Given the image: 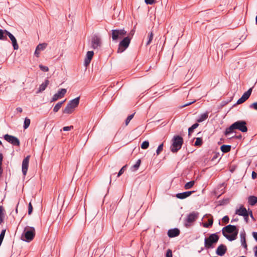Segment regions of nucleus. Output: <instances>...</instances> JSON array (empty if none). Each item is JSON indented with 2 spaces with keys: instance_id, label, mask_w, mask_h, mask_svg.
I'll return each instance as SVG.
<instances>
[{
  "instance_id": "obj_1",
  "label": "nucleus",
  "mask_w": 257,
  "mask_h": 257,
  "mask_svg": "<svg viewBox=\"0 0 257 257\" xmlns=\"http://www.w3.org/2000/svg\"><path fill=\"white\" fill-rule=\"evenodd\" d=\"M246 124V122L245 120L236 121L226 128L224 134L227 136L234 133L235 130H238L242 133H246L248 130Z\"/></svg>"
},
{
  "instance_id": "obj_2",
  "label": "nucleus",
  "mask_w": 257,
  "mask_h": 257,
  "mask_svg": "<svg viewBox=\"0 0 257 257\" xmlns=\"http://www.w3.org/2000/svg\"><path fill=\"white\" fill-rule=\"evenodd\" d=\"M222 234L229 241H233L236 239L238 233V228L237 226L229 224L224 227L222 229Z\"/></svg>"
},
{
  "instance_id": "obj_3",
  "label": "nucleus",
  "mask_w": 257,
  "mask_h": 257,
  "mask_svg": "<svg viewBox=\"0 0 257 257\" xmlns=\"http://www.w3.org/2000/svg\"><path fill=\"white\" fill-rule=\"evenodd\" d=\"M35 234V229L34 227L27 226L24 228L21 238L23 241L29 242L34 239Z\"/></svg>"
},
{
  "instance_id": "obj_4",
  "label": "nucleus",
  "mask_w": 257,
  "mask_h": 257,
  "mask_svg": "<svg viewBox=\"0 0 257 257\" xmlns=\"http://www.w3.org/2000/svg\"><path fill=\"white\" fill-rule=\"evenodd\" d=\"M183 139L182 137L176 135L174 136L172 139V144L170 147L171 151L175 153L180 150L183 144Z\"/></svg>"
},
{
  "instance_id": "obj_5",
  "label": "nucleus",
  "mask_w": 257,
  "mask_h": 257,
  "mask_svg": "<svg viewBox=\"0 0 257 257\" xmlns=\"http://www.w3.org/2000/svg\"><path fill=\"white\" fill-rule=\"evenodd\" d=\"M219 236L217 233H212L209 235L208 237L204 239V246L206 249L213 248L218 241Z\"/></svg>"
},
{
  "instance_id": "obj_6",
  "label": "nucleus",
  "mask_w": 257,
  "mask_h": 257,
  "mask_svg": "<svg viewBox=\"0 0 257 257\" xmlns=\"http://www.w3.org/2000/svg\"><path fill=\"white\" fill-rule=\"evenodd\" d=\"M127 32L124 29H115L111 30V38L112 41L117 42L119 39L126 35Z\"/></svg>"
},
{
  "instance_id": "obj_7",
  "label": "nucleus",
  "mask_w": 257,
  "mask_h": 257,
  "mask_svg": "<svg viewBox=\"0 0 257 257\" xmlns=\"http://www.w3.org/2000/svg\"><path fill=\"white\" fill-rule=\"evenodd\" d=\"M198 214L199 213L198 212H192L189 213L184 220V226L187 228L191 226L194 222L198 218Z\"/></svg>"
},
{
  "instance_id": "obj_8",
  "label": "nucleus",
  "mask_w": 257,
  "mask_h": 257,
  "mask_svg": "<svg viewBox=\"0 0 257 257\" xmlns=\"http://www.w3.org/2000/svg\"><path fill=\"white\" fill-rule=\"evenodd\" d=\"M131 40L130 37H124L119 42L118 48L117 49V53H121L123 52L129 46Z\"/></svg>"
},
{
  "instance_id": "obj_9",
  "label": "nucleus",
  "mask_w": 257,
  "mask_h": 257,
  "mask_svg": "<svg viewBox=\"0 0 257 257\" xmlns=\"http://www.w3.org/2000/svg\"><path fill=\"white\" fill-rule=\"evenodd\" d=\"M4 139L11 143L14 146H19L20 145V142L19 140L16 137L10 135L9 134H6L4 136Z\"/></svg>"
},
{
  "instance_id": "obj_10",
  "label": "nucleus",
  "mask_w": 257,
  "mask_h": 257,
  "mask_svg": "<svg viewBox=\"0 0 257 257\" xmlns=\"http://www.w3.org/2000/svg\"><path fill=\"white\" fill-rule=\"evenodd\" d=\"M101 45V42L100 38L94 35L92 38L91 40V48L95 49L100 47Z\"/></svg>"
},
{
  "instance_id": "obj_11",
  "label": "nucleus",
  "mask_w": 257,
  "mask_h": 257,
  "mask_svg": "<svg viewBox=\"0 0 257 257\" xmlns=\"http://www.w3.org/2000/svg\"><path fill=\"white\" fill-rule=\"evenodd\" d=\"M66 92L67 90L65 88H61L59 89L58 92L53 96L51 102L55 101L58 99L62 98L64 97Z\"/></svg>"
},
{
  "instance_id": "obj_12",
  "label": "nucleus",
  "mask_w": 257,
  "mask_h": 257,
  "mask_svg": "<svg viewBox=\"0 0 257 257\" xmlns=\"http://www.w3.org/2000/svg\"><path fill=\"white\" fill-rule=\"evenodd\" d=\"M30 158V156H27L24 159L22 162V172L25 176L27 174L28 171Z\"/></svg>"
},
{
  "instance_id": "obj_13",
  "label": "nucleus",
  "mask_w": 257,
  "mask_h": 257,
  "mask_svg": "<svg viewBox=\"0 0 257 257\" xmlns=\"http://www.w3.org/2000/svg\"><path fill=\"white\" fill-rule=\"evenodd\" d=\"M227 251V247L224 244H221L219 245L216 250V253L219 256H223Z\"/></svg>"
},
{
  "instance_id": "obj_14",
  "label": "nucleus",
  "mask_w": 257,
  "mask_h": 257,
  "mask_svg": "<svg viewBox=\"0 0 257 257\" xmlns=\"http://www.w3.org/2000/svg\"><path fill=\"white\" fill-rule=\"evenodd\" d=\"M94 55V52L92 51H89L87 52L85 60H84V65L85 66H88L92 59Z\"/></svg>"
},
{
  "instance_id": "obj_15",
  "label": "nucleus",
  "mask_w": 257,
  "mask_h": 257,
  "mask_svg": "<svg viewBox=\"0 0 257 257\" xmlns=\"http://www.w3.org/2000/svg\"><path fill=\"white\" fill-rule=\"evenodd\" d=\"M180 233V230L177 228H174L168 230L167 234L170 238L178 236Z\"/></svg>"
},
{
  "instance_id": "obj_16",
  "label": "nucleus",
  "mask_w": 257,
  "mask_h": 257,
  "mask_svg": "<svg viewBox=\"0 0 257 257\" xmlns=\"http://www.w3.org/2000/svg\"><path fill=\"white\" fill-rule=\"evenodd\" d=\"M194 192V191H189L182 193H179L176 194V197L180 199H184L190 196Z\"/></svg>"
},
{
  "instance_id": "obj_17",
  "label": "nucleus",
  "mask_w": 257,
  "mask_h": 257,
  "mask_svg": "<svg viewBox=\"0 0 257 257\" xmlns=\"http://www.w3.org/2000/svg\"><path fill=\"white\" fill-rule=\"evenodd\" d=\"M248 213L246 209L243 206H241L238 209H237L235 211V214L239 216H244Z\"/></svg>"
},
{
  "instance_id": "obj_18",
  "label": "nucleus",
  "mask_w": 257,
  "mask_h": 257,
  "mask_svg": "<svg viewBox=\"0 0 257 257\" xmlns=\"http://www.w3.org/2000/svg\"><path fill=\"white\" fill-rule=\"evenodd\" d=\"M49 84V81L48 79H45V81L40 85L38 90L37 93H40L46 89L47 87Z\"/></svg>"
},
{
  "instance_id": "obj_19",
  "label": "nucleus",
  "mask_w": 257,
  "mask_h": 257,
  "mask_svg": "<svg viewBox=\"0 0 257 257\" xmlns=\"http://www.w3.org/2000/svg\"><path fill=\"white\" fill-rule=\"evenodd\" d=\"M245 235H246V234H245V232H244V231L240 232V241L241 242V245L244 248H247V244L246 242Z\"/></svg>"
},
{
  "instance_id": "obj_20",
  "label": "nucleus",
  "mask_w": 257,
  "mask_h": 257,
  "mask_svg": "<svg viewBox=\"0 0 257 257\" xmlns=\"http://www.w3.org/2000/svg\"><path fill=\"white\" fill-rule=\"evenodd\" d=\"M79 100H80V97H77L71 100H70L68 103L69 105H71L74 108H76L77 107L79 103Z\"/></svg>"
},
{
  "instance_id": "obj_21",
  "label": "nucleus",
  "mask_w": 257,
  "mask_h": 257,
  "mask_svg": "<svg viewBox=\"0 0 257 257\" xmlns=\"http://www.w3.org/2000/svg\"><path fill=\"white\" fill-rule=\"evenodd\" d=\"M208 117V112H206L204 113L201 114L199 117L197 119V122H202L205 120Z\"/></svg>"
},
{
  "instance_id": "obj_22",
  "label": "nucleus",
  "mask_w": 257,
  "mask_h": 257,
  "mask_svg": "<svg viewBox=\"0 0 257 257\" xmlns=\"http://www.w3.org/2000/svg\"><path fill=\"white\" fill-rule=\"evenodd\" d=\"M74 108V107H73L71 105H69V103H68L66 106L65 107V109L63 110V112L64 113L66 114H70L72 113Z\"/></svg>"
},
{
  "instance_id": "obj_23",
  "label": "nucleus",
  "mask_w": 257,
  "mask_h": 257,
  "mask_svg": "<svg viewBox=\"0 0 257 257\" xmlns=\"http://www.w3.org/2000/svg\"><path fill=\"white\" fill-rule=\"evenodd\" d=\"M74 108V107H73L71 105H69V103H68L66 106L65 107V109L63 110V112L64 113L66 114H70L72 113Z\"/></svg>"
},
{
  "instance_id": "obj_24",
  "label": "nucleus",
  "mask_w": 257,
  "mask_h": 257,
  "mask_svg": "<svg viewBox=\"0 0 257 257\" xmlns=\"http://www.w3.org/2000/svg\"><path fill=\"white\" fill-rule=\"evenodd\" d=\"M248 203L251 206L254 205L257 203V197L250 196L248 198Z\"/></svg>"
},
{
  "instance_id": "obj_25",
  "label": "nucleus",
  "mask_w": 257,
  "mask_h": 257,
  "mask_svg": "<svg viewBox=\"0 0 257 257\" xmlns=\"http://www.w3.org/2000/svg\"><path fill=\"white\" fill-rule=\"evenodd\" d=\"M231 146L230 145H223L220 147L221 151L223 153H227L230 151Z\"/></svg>"
},
{
  "instance_id": "obj_26",
  "label": "nucleus",
  "mask_w": 257,
  "mask_h": 257,
  "mask_svg": "<svg viewBox=\"0 0 257 257\" xmlns=\"http://www.w3.org/2000/svg\"><path fill=\"white\" fill-rule=\"evenodd\" d=\"M5 213L6 211L3 206H0V224L4 222Z\"/></svg>"
},
{
  "instance_id": "obj_27",
  "label": "nucleus",
  "mask_w": 257,
  "mask_h": 257,
  "mask_svg": "<svg viewBox=\"0 0 257 257\" xmlns=\"http://www.w3.org/2000/svg\"><path fill=\"white\" fill-rule=\"evenodd\" d=\"M7 32H8V31L6 30L0 29V40H7Z\"/></svg>"
},
{
  "instance_id": "obj_28",
  "label": "nucleus",
  "mask_w": 257,
  "mask_h": 257,
  "mask_svg": "<svg viewBox=\"0 0 257 257\" xmlns=\"http://www.w3.org/2000/svg\"><path fill=\"white\" fill-rule=\"evenodd\" d=\"M213 223V218L212 217L208 219V222H203L202 225L204 227L209 228L212 226Z\"/></svg>"
},
{
  "instance_id": "obj_29",
  "label": "nucleus",
  "mask_w": 257,
  "mask_h": 257,
  "mask_svg": "<svg viewBox=\"0 0 257 257\" xmlns=\"http://www.w3.org/2000/svg\"><path fill=\"white\" fill-rule=\"evenodd\" d=\"M230 199L228 198H224L222 200H219L217 203L218 206H222L224 205H226L229 203Z\"/></svg>"
},
{
  "instance_id": "obj_30",
  "label": "nucleus",
  "mask_w": 257,
  "mask_h": 257,
  "mask_svg": "<svg viewBox=\"0 0 257 257\" xmlns=\"http://www.w3.org/2000/svg\"><path fill=\"white\" fill-rule=\"evenodd\" d=\"M65 101V100H63V101H60V102H58L56 105L53 108V111L54 112H57L59 111V110L60 109V108L61 107L62 104L64 103V102Z\"/></svg>"
},
{
  "instance_id": "obj_31",
  "label": "nucleus",
  "mask_w": 257,
  "mask_h": 257,
  "mask_svg": "<svg viewBox=\"0 0 257 257\" xmlns=\"http://www.w3.org/2000/svg\"><path fill=\"white\" fill-rule=\"evenodd\" d=\"M141 163V159H139L137 161L136 163L132 166L131 170L133 172L137 171L140 167Z\"/></svg>"
},
{
  "instance_id": "obj_32",
  "label": "nucleus",
  "mask_w": 257,
  "mask_h": 257,
  "mask_svg": "<svg viewBox=\"0 0 257 257\" xmlns=\"http://www.w3.org/2000/svg\"><path fill=\"white\" fill-rule=\"evenodd\" d=\"M252 92V88H249L247 91L244 92L242 96L244 98L245 100H246L250 96Z\"/></svg>"
},
{
  "instance_id": "obj_33",
  "label": "nucleus",
  "mask_w": 257,
  "mask_h": 257,
  "mask_svg": "<svg viewBox=\"0 0 257 257\" xmlns=\"http://www.w3.org/2000/svg\"><path fill=\"white\" fill-rule=\"evenodd\" d=\"M199 126V124L196 122L194 123L191 127L188 128V135L190 136L191 134L194 132V130Z\"/></svg>"
},
{
  "instance_id": "obj_34",
  "label": "nucleus",
  "mask_w": 257,
  "mask_h": 257,
  "mask_svg": "<svg viewBox=\"0 0 257 257\" xmlns=\"http://www.w3.org/2000/svg\"><path fill=\"white\" fill-rule=\"evenodd\" d=\"M195 181H191L187 183H186L184 185V188L186 190L189 189L191 188L194 185Z\"/></svg>"
},
{
  "instance_id": "obj_35",
  "label": "nucleus",
  "mask_w": 257,
  "mask_h": 257,
  "mask_svg": "<svg viewBox=\"0 0 257 257\" xmlns=\"http://www.w3.org/2000/svg\"><path fill=\"white\" fill-rule=\"evenodd\" d=\"M47 44L46 43H42V44H39L37 46V49L39 51H43L45 49H46V48L47 47Z\"/></svg>"
},
{
  "instance_id": "obj_36",
  "label": "nucleus",
  "mask_w": 257,
  "mask_h": 257,
  "mask_svg": "<svg viewBox=\"0 0 257 257\" xmlns=\"http://www.w3.org/2000/svg\"><path fill=\"white\" fill-rule=\"evenodd\" d=\"M203 144V140L200 137L196 138V141L194 144L195 146L197 147H200Z\"/></svg>"
},
{
  "instance_id": "obj_37",
  "label": "nucleus",
  "mask_w": 257,
  "mask_h": 257,
  "mask_svg": "<svg viewBox=\"0 0 257 257\" xmlns=\"http://www.w3.org/2000/svg\"><path fill=\"white\" fill-rule=\"evenodd\" d=\"M153 37H154V34L152 32H151L150 33H149L148 36V40L147 42L146 43V46H148L151 43L152 40L153 39Z\"/></svg>"
},
{
  "instance_id": "obj_38",
  "label": "nucleus",
  "mask_w": 257,
  "mask_h": 257,
  "mask_svg": "<svg viewBox=\"0 0 257 257\" xmlns=\"http://www.w3.org/2000/svg\"><path fill=\"white\" fill-rule=\"evenodd\" d=\"M31 123L30 119L26 117L24 120L23 127L24 129H27Z\"/></svg>"
},
{
  "instance_id": "obj_39",
  "label": "nucleus",
  "mask_w": 257,
  "mask_h": 257,
  "mask_svg": "<svg viewBox=\"0 0 257 257\" xmlns=\"http://www.w3.org/2000/svg\"><path fill=\"white\" fill-rule=\"evenodd\" d=\"M149 147V142L148 141H144L141 145V148L144 150L148 149Z\"/></svg>"
},
{
  "instance_id": "obj_40",
  "label": "nucleus",
  "mask_w": 257,
  "mask_h": 257,
  "mask_svg": "<svg viewBox=\"0 0 257 257\" xmlns=\"http://www.w3.org/2000/svg\"><path fill=\"white\" fill-rule=\"evenodd\" d=\"M11 41H12V43L14 49L18 50L19 48V46L17 43V41L16 38L15 39H13V40H12Z\"/></svg>"
},
{
  "instance_id": "obj_41",
  "label": "nucleus",
  "mask_w": 257,
  "mask_h": 257,
  "mask_svg": "<svg viewBox=\"0 0 257 257\" xmlns=\"http://www.w3.org/2000/svg\"><path fill=\"white\" fill-rule=\"evenodd\" d=\"M127 168V165H125L124 166H123L120 169V170L119 171L118 174H117V177H119V176H120L125 171V170H126Z\"/></svg>"
},
{
  "instance_id": "obj_42",
  "label": "nucleus",
  "mask_w": 257,
  "mask_h": 257,
  "mask_svg": "<svg viewBox=\"0 0 257 257\" xmlns=\"http://www.w3.org/2000/svg\"><path fill=\"white\" fill-rule=\"evenodd\" d=\"M163 146H164L163 143H162L158 146V147L156 150L157 155H159L162 152V151L163 150Z\"/></svg>"
},
{
  "instance_id": "obj_43",
  "label": "nucleus",
  "mask_w": 257,
  "mask_h": 257,
  "mask_svg": "<svg viewBox=\"0 0 257 257\" xmlns=\"http://www.w3.org/2000/svg\"><path fill=\"white\" fill-rule=\"evenodd\" d=\"M134 114H134H132L131 115H129L127 118H126L125 120V125H127L129 123V122H130V121L132 120V119L134 117Z\"/></svg>"
},
{
  "instance_id": "obj_44",
  "label": "nucleus",
  "mask_w": 257,
  "mask_h": 257,
  "mask_svg": "<svg viewBox=\"0 0 257 257\" xmlns=\"http://www.w3.org/2000/svg\"><path fill=\"white\" fill-rule=\"evenodd\" d=\"M222 46H224L226 48H230L231 50H233V49H235L238 46V45H236V46H234L231 47V46L229 44V43H225L223 44Z\"/></svg>"
},
{
  "instance_id": "obj_45",
  "label": "nucleus",
  "mask_w": 257,
  "mask_h": 257,
  "mask_svg": "<svg viewBox=\"0 0 257 257\" xmlns=\"http://www.w3.org/2000/svg\"><path fill=\"white\" fill-rule=\"evenodd\" d=\"M3 155L2 153H0V175L3 173V170L2 169V164H3Z\"/></svg>"
},
{
  "instance_id": "obj_46",
  "label": "nucleus",
  "mask_w": 257,
  "mask_h": 257,
  "mask_svg": "<svg viewBox=\"0 0 257 257\" xmlns=\"http://www.w3.org/2000/svg\"><path fill=\"white\" fill-rule=\"evenodd\" d=\"M5 232H6L5 229L3 230L2 231V232H1V234H0V246L1 245L2 242L3 241V239L4 238Z\"/></svg>"
},
{
  "instance_id": "obj_47",
  "label": "nucleus",
  "mask_w": 257,
  "mask_h": 257,
  "mask_svg": "<svg viewBox=\"0 0 257 257\" xmlns=\"http://www.w3.org/2000/svg\"><path fill=\"white\" fill-rule=\"evenodd\" d=\"M33 208L31 202H30L28 205V214L31 215L33 212Z\"/></svg>"
},
{
  "instance_id": "obj_48",
  "label": "nucleus",
  "mask_w": 257,
  "mask_h": 257,
  "mask_svg": "<svg viewBox=\"0 0 257 257\" xmlns=\"http://www.w3.org/2000/svg\"><path fill=\"white\" fill-rule=\"evenodd\" d=\"M39 68L44 72H48L49 71V68L47 66H44L43 65H40Z\"/></svg>"
},
{
  "instance_id": "obj_49",
  "label": "nucleus",
  "mask_w": 257,
  "mask_h": 257,
  "mask_svg": "<svg viewBox=\"0 0 257 257\" xmlns=\"http://www.w3.org/2000/svg\"><path fill=\"white\" fill-rule=\"evenodd\" d=\"M165 257H173L172 251L171 249H167Z\"/></svg>"
},
{
  "instance_id": "obj_50",
  "label": "nucleus",
  "mask_w": 257,
  "mask_h": 257,
  "mask_svg": "<svg viewBox=\"0 0 257 257\" xmlns=\"http://www.w3.org/2000/svg\"><path fill=\"white\" fill-rule=\"evenodd\" d=\"M229 220V218L227 215L224 216L222 219V221L223 223L226 224L228 223Z\"/></svg>"
},
{
  "instance_id": "obj_51",
  "label": "nucleus",
  "mask_w": 257,
  "mask_h": 257,
  "mask_svg": "<svg viewBox=\"0 0 257 257\" xmlns=\"http://www.w3.org/2000/svg\"><path fill=\"white\" fill-rule=\"evenodd\" d=\"M147 5H153L156 2V0H145Z\"/></svg>"
},
{
  "instance_id": "obj_52",
  "label": "nucleus",
  "mask_w": 257,
  "mask_h": 257,
  "mask_svg": "<svg viewBox=\"0 0 257 257\" xmlns=\"http://www.w3.org/2000/svg\"><path fill=\"white\" fill-rule=\"evenodd\" d=\"M73 128V125L67 126L63 127V130L64 131H70L71 130H72Z\"/></svg>"
},
{
  "instance_id": "obj_53",
  "label": "nucleus",
  "mask_w": 257,
  "mask_h": 257,
  "mask_svg": "<svg viewBox=\"0 0 257 257\" xmlns=\"http://www.w3.org/2000/svg\"><path fill=\"white\" fill-rule=\"evenodd\" d=\"M249 108L257 110V102H254L249 105Z\"/></svg>"
},
{
  "instance_id": "obj_54",
  "label": "nucleus",
  "mask_w": 257,
  "mask_h": 257,
  "mask_svg": "<svg viewBox=\"0 0 257 257\" xmlns=\"http://www.w3.org/2000/svg\"><path fill=\"white\" fill-rule=\"evenodd\" d=\"M246 100H245L244 98H243V97L242 96H241L239 99H238V100L237 101L236 104H240L243 103Z\"/></svg>"
},
{
  "instance_id": "obj_55",
  "label": "nucleus",
  "mask_w": 257,
  "mask_h": 257,
  "mask_svg": "<svg viewBox=\"0 0 257 257\" xmlns=\"http://www.w3.org/2000/svg\"><path fill=\"white\" fill-rule=\"evenodd\" d=\"M7 36L9 37V38L10 39V40L11 41L13 40V39L15 38V36L12 34H11L10 32H9L8 31V32H7Z\"/></svg>"
},
{
  "instance_id": "obj_56",
  "label": "nucleus",
  "mask_w": 257,
  "mask_h": 257,
  "mask_svg": "<svg viewBox=\"0 0 257 257\" xmlns=\"http://www.w3.org/2000/svg\"><path fill=\"white\" fill-rule=\"evenodd\" d=\"M135 30L134 29L132 30L127 37H130V39L132 40V39L135 34Z\"/></svg>"
},
{
  "instance_id": "obj_57",
  "label": "nucleus",
  "mask_w": 257,
  "mask_h": 257,
  "mask_svg": "<svg viewBox=\"0 0 257 257\" xmlns=\"http://www.w3.org/2000/svg\"><path fill=\"white\" fill-rule=\"evenodd\" d=\"M219 156V153H215L211 159V161H214Z\"/></svg>"
},
{
  "instance_id": "obj_58",
  "label": "nucleus",
  "mask_w": 257,
  "mask_h": 257,
  "mask_svg": "<svg viewBox=\"0 0 257 257\" xmlns=\"http://www.w3.org/2000/svg\"><path fill=\"white\" fill-rule=\"evenodd\" d=\"M247 212H248V216L249 215L250 217L251 218V219L252 220H254L255 219H254V218L253 217L252 210L248 209V211Z\"/></svg>"
},
{
  "instance_id": "obj_59",
  "label": "nucleus",
  "mask_w": 257,
  "mask_h": 257,
  "mask_svg": "<svg viewBox=\"0 0 257 257\" xmlns=\"http://www.w3.org/2000/svg\"><path fill=\"white\" fill-rule=\"evenodd\" d=\"M195 101H196V100H194V101H191V102H188V103H185L183 106H182L181 107H184L187 106L188 105H190L193 104V103H194Z\"/></svg>"
},
{
  "instance_id": "obj_60",
  "label": "nucleus",
  "mask_w": 257,
  "mask_h": 257,
  "mask_svg": "<svg viewBox=\"0 0 257 257\" xmlns=\"http://www.w3.org/2000/svg\"><path fill=\"white\" fill-rule=\"evenodd\" d=\"M257 177V174L254 172L253 171L251 174V177L253 179H255Z\"/></svg>"
},
{
  "instance_id": "obj_61",
  "label": "nucleus",
  "mask_w": 257,
  "mask_h": 257,
  "mask_svg": "<svg viewBox=\"0 0 257 257\" xmlns=\"http://www.w3.org/2000/svg\"><path fill=\"white\" fill-rule=\"evenodd\" d=\"M40 53V51H39L37 48L35 50V55L36 56V57H39V54Z\"/></svg>"
},
{
  "instance_id": "obj_62",
  "label": "nucleus",
  "mask_w": 257,
  "mask_h": 257,
  "mask_svg": "<svg viewBox=\"0 0 257 257\" xmlns=\"http://www.w3.org/2000/svg\"><path fill=\"white\" fill-rule=\"evenodd\" d=\"M244 217V220L246 223L248 221V213L245 214V215L243 216Z\"/></svg>"
},
{
  "instance_id": "obj_63",
  "label": "nucleus",
  "mask_w": 257,
  "mask_h": 257,
  "mask_svg": "<svg viewBox=\"0 0 257 257\" xmlns=\"http://www.w3.org/2000/svg\"><path fill=\"white\" fill-rule=\"evenodd\" d=\"M232 138L241 139L242 138V135L241 134H240L239 135H235L233 137H232Z\"/></svg>"
},
{
  "instance_id": "obj_64",
  "label": "nucleus",
  "mask_w": 257,
  "mask_h": 257,
  "mask_svg": "<svg viewBox=\"0 0 257 257\" xmlns=\"http://www.w3.org/2000/svg\"><path fill=\"white\" fill-rule=\"evenodd\" d=\"M252 236L254 239L257 241V232H253Z\"/></svg>"
}]
</instances>
